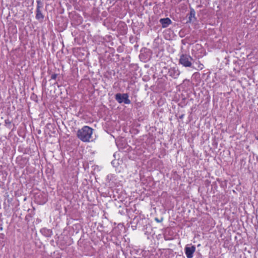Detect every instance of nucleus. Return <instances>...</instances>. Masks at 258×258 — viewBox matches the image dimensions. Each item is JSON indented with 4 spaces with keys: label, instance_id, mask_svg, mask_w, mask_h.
<instances>
[{
    "label": "nucleus",
    "instance_id": "f257e3e1",
    "mask_svg": "<svg viewBox=\"0 0 258 258\" xmlns=\"http://www.w3.org/2000/svg\"><path fill=\"white\" fill-rule=\"evenodd\" d=\"M93 130L87 125L84 126L77 132V137L84 142H88L92 137Z\"/></svg>",
    "mask_w": 258,
    "mask_h": 258
},
{
    "label": "nucleus",
    "instance_id": "f03ea898",
    "mask_svg": "<svg viewBox=\"0 0 258 258\" xmlns=\"http://www.w3.org/2000/svg\"><path fill=\"white\" fill-rule=\"evenodd\" d=\"M192 60L193 58L189 55L182 54L180 56L179 63L184 67L193 68Z\"/></svg>",
    "mask_w": 258,
    "mask_h": 258
},
{
    "label": "nucleus",
    "instance_id": "7ed1b4c3",
    "mask_svg": "<svg viewBox=\"0 0 258 258\" xmlns=\"http://www.w3.org/2000/svg\"><path fill=\"white\" fill-rule=\"evenodd\" d=\"M129 96L127 93H117L115 96V100L119 103H124L126 104L131 103V100L128 98Z\"/></svg>",
    "mask_w": 258,
    "mask_h": 258
},
{
    "label": "nucleus",
    "instance_id": "20e7f679",
    "mask_svg": "<svg viewBox=\"0 0 258 258\" xmlns=\"http://www.w3.org/2000/svg\"><path fill=\"white\" fill-rule=\"evenodd\" d=\"M36 3V19L40 22H42L44 17L41 12V9L43 8V4L41 0H37Z\"/></svg>",
    "mask_w": 258,
    "mask_h": 258
},
{
    "label": "nucleus",
    "instance_id": "39448f33",
    "mask_svg": "<svg viewBox=\"0 0 258 258\" xmlns=\"http://www.w3.org/2000/svg\"><path fill=\"white\" fill-rule=\"evenodd\" d=\"M168 74L172 78L177 79L180 74V72L178 68L173 67L169 69Z\"/></svg>",
    "mask_w": 258,
    "mask_h": 258
},
{
    "label": "nucleus",
    "instance_id": "423d86ee",
    "mask_svg": "<svg viewBox=\"0 0 258 258\" xmlns=\"http://www.w3.org/2000/svg\"><path fill=\"white\" fill-rule=\"evenodd\" d=\"M196 250V247L194 245L191 246H186L184 248L185 253L187 258H192L193 254Z\"/></svg>",
    "mask_w": 258,
    "mask_h": 258
},
{
    "label": "nucleus",
    "instance_id": "0eeeda50",
    "mask_svg": "<svg viewBox=\"0 0 258 258\" xmlns=\"http://www.w3.org/2000/svg\"><path fill=\"white\" fill-rule=\"evenodd\" d=\"M159 22L162 24V27L163 28L167 27L172 22L169 18L161 19L159 20Z\"/></svg>",
    "mask_w": 258,
    "mask_h": 258
},
{
    "label": "nucleus",
    "instance_id": "6e6552de",
    "mask_svg": "<svg viewBox=\"0 0 258 258\" xmlns=\"http://www.w3.org/2000/svg\"><path fill=\"white\" fill-rule=\"evenodd\" d=\"M41 232L46 237H50L52 235V232L51 230L44 228L41 230Z\"/></svg>",
    "mask_w": 258,
    "mask_h": 258
},
{
    "label": "nucleus",
    "instance_id": "1a4fd4ad",
    "mask_svg": "<svg viewBox=\"0 0 258 258\" xmlns=\"http://www.w3.org/2000/svg\"><path fill=\"white\" fill-rule=\"evenodd\" d=\"M195 17V11L194 9H191L190 12V16L189 17V22L191 21V18Z\"/></svg>",
    "mask_w": 258,
    "mask_h": 258
},
{
    "label": "nucleus",
    "instance_id": "9d476101",
    "mask_svg": "<svg viewBox=\"0 0 258 258\" xmlns=\"http://www.w3.org/2000/svg\"><path fill=\"white\" fill-rule=\"evenodd\" d=\"M11 123L12 121L9 119H7L5 120V123L6 126H9L11 125Z\"/></svg>",
    "mask_w": 258,
    "mask_h": 258
},
{
    "label": "nucleus",
    "instance_id": "9b49d317",
    "mask_svg": "<svg viewBox=\"0 0 258 258\" xmlns=\"http://www.w3.org/2000/svg\"><path fill=\"white\" fill-rule=\"evenodd\" d=\"M57 74H53L51 76V80H55L57 78Z\"/></svg>",
    "mask_w": 258,
    "mask_h": 258
},
{
    "label": "nucleus",
    "instance_id": "f8f14e48",
    "mask_svg": "<svg viewBox=\"0 0 258 258\" xmlns=\"http://www.w3.org/2000/svg\"><path fill=\"white\" fill-rule=\"evenodd\" d=\"M163 218H161L160 219H159L158 218H155V220L158 223L161 222L163 221Z\"/></svg>",
    "mask_w": 258,
    "mask_h": 258
},
{
    "label": "nucleus",
    "instance_id": "ddd939ff",
    "mask_svg": "<svg viewBox=\"0 0 258 258\" xmlns=\"http://www.w3.org/2000/svg\"><path fill=\"white\" fill-rule=\"evenodd\" d=\"M184 116V114H182V115H181L179 116V118H180V119H182V118H183Z\"/></svg>",
    "mask_w": 258,
    "mask_h": 258
},
{
    "label": "nucleus",
    "instance_id": "4468645a",
    "mask_svg": "<svg viewBox=\"0 0 258 258\" xmlns=\"http://www.w3.org/2000/svg\"><path fill=\"white\" fill-rule=\"evenodd\" d=\"M46 202V200L44 201L43 202V204L45 203Z\"/></svg>",
    "mask_w": 258,
    "mask_h": 258
}]
</instances>
